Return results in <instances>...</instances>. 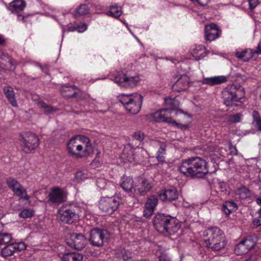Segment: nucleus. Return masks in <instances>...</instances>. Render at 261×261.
I'll use <instances>...</instances> for the list:
<instances>
[{"label": "nucleus", "mask_w": 261, "mask_h": 261, "mask_svg": "<svg viewBox=\"0 0 261 261\" xmlns=\"http://www.w3.org/2000/svg\"><path fill=\"white\" fill-rule=\"evenodd\" d=\"M83 259V255L77 252L67 253L62 257L63 261H82Z\"/></svg>", "instance_id": "nucleus-28"}, {"label": "nucleus", "mask_w": 261, "mask_h": 261, "mask_svg": "<svg viewBox=\"0 0 261 261\" xmlns=\"http://www.w3.org/2000/svg\"><path fill=\"white\" fill-rule=\"evenodd\" d=\"M39 107L44 110V113L46 114H50L55 111L56 109L53 108L51 106L48 105L43 101H40L38 103Z\"/></svg>", "instance_id": "nucleus-39"}, {"label": "nucleus", "mask_w": 261, "mask_h": 261, "mask_svg": "<svg viewBox=\"0 0 261 261\" xmlns=\"http://www.w3.org/2000/svg\"><path fill=\"white\" fill-rule=\"evenodd\" d=\"M209 0H197V2L200 5L205 6L207 4Z\"/></svg>", "instance_id": "nucleus-56"}, {"label": "nucleus", "mask_w": 261, "mask_h": 261, "mask_svg": "<svg viewBox=\"0 0 261 261\" xmlns=\"http://www.w3.org/2000/svg\"><path fill=\"white\" fill-rule=\"evenodd\" d=\"M159 196L160 199L163 201H172L177 198L178 194L175 188L171 187L168 189L162 190L160 192Z\"/></svg>", "instance_id": "nucleus-20"}, {"label": "nucleus", "mask_w": 261, "mask_h": 261, "mask_svg": "<svg viewBox=\"0 0 261 261\" xmlns=\"http://www.w3.org/2000/svg\"><path fill=\"white\" fill-rule=\"evenodd\" d=\"M154 211L155 210H153L152 208L151 209L150 207L145 205L143 212V216L146 218H149L153 215Z\"/></svg>", "instance_id": "nucleus-44"}, {"label": "nucleus", "mask_w": 261, "mask_h": 261, "mask_svg": "<svg viewBox=\"0 0 261 261\" xmlns=\"http://www.w3.org/2000/svg\"><path fill=\"white\" fill-rule=\"evenodd\" d=\"M120 186L126 192H134L135 180H123Z\"/></svg>", "instance_id": "nucleus-34"}, {"label": "nucleus", "mask_w": 261, "mask_h": 261, "mask_svg": "<svg viewBox=\"0 0 261 261\" xmlns=\"http://www.w3.org/2000/svg\"><path fill=\"white\" fill-rule=\"evenodd\" d=\"M130 95L122 94L119 97V101L122 103L125 108L127 105H128L133 100V98H130Z\"/></svg>", "instance_id": "nucleus-40"}, {"label": "nucleus", "mask_w": 261, "mask_h": 261, "mask_svg": "<svg viewBox=\"0 0 261 261\" xmlns=\"http://www.w3.org/2000/svg\"><path fill=\"white\" fill-rule=\"evenodd\" d=\"M222 97L224 99V103L227 107H231L234 102L240 101L241 99L245 96L244 88L240 85H228L222 92Z\"/></svg>", "instance_id": "nucleus-5"}, {"label": "nucleus", "mask_w": 261, "mask_h": 261, "mask_svg": "<svg viewBox=\"0 0 261 261\" xmlns=\"http://www.w3.org/2000/svg\"><path fill=\"white\" fill-rule=\"evenodd\" d=\"M107 180H96V186L100 190L104 189L106 186Z\"/></svg>", "instance_id": "nucleus-49"}, {"label": "nucleus", "mask_w": 261, "mask_h": 261, "mask_svg": "<svg viewBox=\"0 0 261 261\" xmlns=\"http://www.w3.org/2000/svg\"><path fill=\"white\" fill-rule=\"evenodd\" d=\"M66 196V192L63 189L54 187L48 195V199L52 203H61L64 201Z\"/></svg>", "instance_id": "nucleus-16"}, {"label": "nucleus", "mask_w": 261, "mask_h": 261, "mask_svg": "<svg viewBox=\"0 0 261 261\" xmlns=\"http://www.w3.org/2000/svg\"><path fill=\"white\" fill-rule=\"evenodd\" d=\"M66 242L71 248L82 250L85 247L87 240L83 234L72 233L66 239Z\"/></svg>", "instance_id": "nucleus-12"}, {"label": "nucleus", "mask_w": 261, "mask_h": 261, "mask_svg": "<svg viewBox=\"0 0 261 261\" xmlns=\"http://www.w3.org/2000/svg\"><path fill=\"white\" fill-rule=\"evenodd\" d=\"M189 79L186 75H181L172 86L173 91L181 92L186 90L189 87Z\"/></svg>", "instance_id": "nucleus-21"}, {"label": "nucleus", "mask_w": 261, "mask_h": 261, "mask_svg": "<svg viewBox=\"0 0 261 261\" xmlns=\"http://www.w3.org/2000/svg\"><path fill=\"white\" fill-rule=\"evenodd\" d=\"M256 202L258 205H261V197L256 198Z\"/></svg>", "instance_id": "nucleus-60"}, {"label": "nucleus", "mask_w": 261, "mask_h": 261, "mask_svg": "<svg viewBox=\"0 0 261 261\" xmlns=\"http://www.w3.org/2000/svg\"><path fill=\"white\" fill-rule=\"evenodd\" d=\"M26 248V245L24 242H15L9 244L4 247L1 251V254L4 257L10 256L15 252H19Z\"/></svg>", "instance_id": "nucleus-14"}, {"label": "nucleus", "mask_w": 261, "mask_h": 261, "mask_svg": "<svg viewBox=\"0 0 261 261\" xmlns=\"http://www.w3.org/2000/svg\"><path fill=\"white\" fill-rule=\"evenodd\" d=\"M153 224L158 231L166 232L169 235L176 233L180 227V222L178 219L165 214H156Z\"/></svg>", "instance_id": "nucleus-3"}, {"label": "nucleus", "mask_w": 261, "mask_h": 261, "mask_svg": "<svg viewBox=\"0 0 261 261\" xmlns=\"http://www.w3.org/2000/svg\"><path fill=\"white\" fill-rule=\"evenodd\" d=\"M133 151L130 147H125L121 154V158L124 162H131L133 159Z\"/></svg>", "instance_id": "nucleus-30"}, {"label": "nucleus", "mask_w": 261, "mask_h": 261, "mask_svg": "<svg viewBox=\"0 0 261 261\" xmlns=\"http://www.w3.org/2000/svg\"><path fill=\"white\" fill-rule=\"evenodd\" d=\"M219 188L221 192H226L228 189V185L226 181L222 180L219 182Z\"/></svg>", "instance_id": "nucleus-46"}, {"label": "nucleus", "mask_w": 261, "mask_h": 261, "mask_svg": "<svg viewBox=\"0 0 261 261\" xmlns=\"http://www.w3.org/2000/svg\"><path fill=\"white\" fill-rule=\"evenodd\" d=\"M67 148L69 154L77 159L88 156L93 151L90 139L84 135L72 137L67 144Z\"/></svg>", "instance_id": "nucleus-2"}, {"label": "nucleus", "mask_w": 261, "mask_h": 261, "mask_svg": "<svg viewBox=\"0 0 261 261\" xmlns=\"http://www.w3.org/2000/svg\"><path fill=\"white\" fill-rule=\"evenodd\" d=\"M58 217L62 222L71 224L79 219V208L72 204L62 205L58 211Z\"/></svg>", "instance_id": "nucleus-7"}, {"label": "nucleus", "mask_w": 261, "mask_h": 261, "mask_svg": "<svg viewBox=\"0 0 261 261\" xmlns=\"http://www.w3.org/2000/svg\"><path fill=\"white\" fill-rule=\"evenodd\" d=\"M253 123H255L258 130L261 132V118L259 113L257 111H253L252 113Z\"/></svg>", "instance_id": "nucleus-37"}, {"label": "nucleus", "mask_w": 261, "mask_h": 261, "mask_svg": "<svg viewBox=\"0 0 261 261\" xmlns=\"http://www.w3.org/2000/svg\"><path fill=\"white\" fill-rule=\"evenodd\" d=\"M76 179H85L87 178L86 174L82 171H78L75 174Z\"/></svg>", "instance_id": "nucleus-48"}, {"label": "nucleus", "mask_w": 261, "mask_h": 261, "mask_svg": "<svg viewBox=\"0 0 261 261\" xmlns=\"http://www.w3.org/2000/svg\"><path fill=\"white\" fill-rule=\"evenodd\" d=\"M238 194L242 199H245L250 196V191L245 187H241L238 190Z\"/></svg>", "instance_id": "nucleus-38"}, {"label": "nucleus", "mask_w": 261, "mask_h": 261, "mask_svg": "<svg viewBox=\"0 0 261 261\" xmlns=\"http://www.w3.org/2000/svg\"><path fill=\"white\" fill-rule=\"evenodd\" d=\"M204 242L205 246L213 251H219L226 245L224 233L217 227H212L206 231Z\"/></svg>", "instance_id": "nucleus-4"}, {"label": "nucleus", "mask_w": 261, "mask_h": 261, "mask_svg": "<svg viewBox=\"0 0 261 261\" xmlns=\"http://www.w3.org/2000/svg\"><path fill=\"white\" fill-rule=\"evenodd\" d=\"M143 98L141 95L136 94L133 97V100L126 105V110L132 114H137L141 110Z\"/></svg>", "instance_id": "nucleus-18"}, {"label": "nucleus", "mask_w": 261, "mask_h": 261, "mask_svg": "<svg viewBox=\"0 0 261 261\" xmlns=\"http://www.w3.org/2000/svg\"><path fill=\"white\" fill-rule=\"evenodd\" d=\"M4 93L9 102V103L14 107H17V102L16 100L15 93L12 87L6 86L4 87Z\"/></svg>", "instance_id": "nucleus-23"}, {"label": "nucleus", "mask_w": 261, "mask_h": 261, "mask_svg": "<svg viewBox=\"0 0 261 261\" xmlns=\"http://www.w3.org/2000/svg\"><path fill=\"white\" fill-rule=\"evenodd\" d=\"M167 145L164 142L160 143V148L157 152L159 154H165Z\"/></svg>", "instance_id": "nucleus-47"}, {"label": "nucleus", "mask_w": 261, "mask_h": 261, "mask_svg": "<svg viewBox=\"0 0 261 261\" xmlns=\"http://www.w3.org/2000/svg\"><path fill=\"white\" fill-rule=\"evenodd\" d=\"M234 54L236 57L244 61H248L254 55L253 50L251 49H245L241 51L237 50Z\"/></svg>", "instance_id": "nucleus-24"}, {"label": "nucleus", "mask_w": 261, "mask_h": 261, "mask_svg": "<svg viewBox=\"0 0 261 261\" xmlns=\"http://www.w3.org/2000/svg\"><path fill=\"white\" fill-rule=\"evenodd\" d=\"M109 13L111 14V16L115 18H118L122 14L121 8L116 5H112L110 7Z\"/></svg>", "instance_id": "nucleus-36"}, {"label": "nucleus", "mask_w": 261, "mask_h": 261, "mask_svg": "<svg viewBox=\"0 0 261 261\" xmlns=\"http://www.w3.org/2000/svg\"><path fill=\"white\" fill-rule=\"evenodd\" d=\"M152 187V184L149 180H135L134 193L144 195L149 192Z\"/></svg>", "instance_id": "nucleus-17"}, {"label": "nucleus", "mask_w": 261, "mask_h": 261, "mask_svg": "<svg viewBox=\"0 0 261 261\" xmlns=\"http://www.w3.org/2000/svg\"><path fill=\"white\" fill-rule=\"evenodd\" d=\"M75 86H64L61 88V92L62 95L68 98L75 97L77 96V92L75 91L76 89Z\"/></svg>", "instance_id": "nucleus-26"}, {"label": "nucleus", "mask_w": 261, "mask_h": 261, "mask_svg": "<svg viewBox=\"0 0 261 261\" xmlns=\"http://www.w3.org/2000/svg\"><path fill=\"white\" fill-rule=\"evenodd\" d=\"M238 206L232 201H225L222 205V210L226 215H229L232 212L237 210Z\"/></svg>", "instance_id": "nucleus-27"}, {"label": "nucleus", "mask_w": 261, "mask_h": 261, "mask_svg": "<svg viewBox=\"0 0 261 261\" xmlns=\"http://www.w3.org/2000/svg\"><path fill=\"white\" fill-rule=\"evenodd\" d=\"M192 54L196 60H199L206 55L205 48L201 45L196 46L193 50Z\"/></svg>", "instance_id": "nucleus-29"}, {"label": "nucleus", "mask_w": 261, "mask_h": 261, "mask_svg": "<svg viewBox=\"0 0 261 261\" xmlns=\"http://www.w3.org/2000/svg\"><path fill=\"white\" fill-rule=\"evenodd\" d=\"M109 238V233L107 230L94 228L90 230L89 241L93 246L100 247L107 242Z\"/></svg>", "instance_id": "nucleus-9"}, {"label": "nucleus", "mask_w": 261, "mask_h": 261, "mask_svg": "<svg viewBox=\"0 0 261 261\" xmlns=\"http://www.w3.org/2000/svg\"><path fill=\"white\" fill-rule=\"evenodd\" d=\"M158 202L159 196L152 195L148 198L145 205L150 207L151 209L152 208L155 210V207L158 204Z\"/></svg>", "instance_id": "nucleus-32"}, {"label": "nucleus", "mask_w": 261, "mask_h": 261, "mask_svg": "<svg viewBox=\"0 0 261 261\" xmlns=\"http://www.w3.org/2000/svg\"><path fill=\"white\" fill-rule=\"evenodd\" d=\"M76 13L79 14L80 15H84L89 13V9L87 5L83 4L81 5L77 9H76Z\"/></svg>", "instance_id": "nucleus-42"}, {"label": "nucleus", "mask_w": 261, "mask_h": 261, "mask_svg": "<svg viewBox=\"0 0 261 261\" xmlns=\"http://www.w3.org/2000/svg\"><path fill=\"white\" fill-rule=\"evenodd\" d=\"M248 1L250 8L253 9L257 5L258 0H248Z\"/></svg>", "instance_id": "nucleus-52"}, {"label": "nucleus", "mask_w": 261, "mask_h": 261, "mask_svg": "<svg viewBox=\"0 0 261 261\" xmlns=\"http://www.w3.org/2000/svg\"><path fill=\"white\" fill-rule=\"evenodd\" d=\"M164 101L166 105L170 107L168 109L172 110V112L179 106V102L175 98L167 97L164 98Z\"/></svg>", "instance_id": "nucleus-33"}, {"label": "nucleus", "mask_w": 261, "mask_h": 261, "mask_svg": "<svg viewBox=\"0 0 261 261\" xmlns=\"http://www.w3.org/2000/svg\"><path fill=\"white\" fill-rule=\"evenodd\" d=\"M172 110L171 109H163L148 115L147 117L150 120L156 122H167L172 124L178 128L181 129L188 128L187 125H182L173 120L170 116Z\"/></svg>", "instance_id": "nucleus-6"}, {"label": "nucleus", "mask_w": 261, "mask_h": 261, "mask_svg": "<svg viewBox=\"0 0 261 261\" xmlns=\"http://www.w3.org/2000/svg\"><path fill=\"white\" fill-rule=\"evenodd\" d=\"M227 77L224 75L215 76L211 77H205L201 81L202 84L207 85L210 86H213L217 85H220L226 82Z\"/></svg>", "instance_id": "nucleus-22"}, {"label": "nucleus", "mask_w": 261, "mask_h": 261, "mask_svg": "<svg viewBox=\"0 0 261 261\" xmlns=\"http://www.w3.org/2000/svg\"><path fill=\"white\" fill-rule=\"evenodd\" d=\"M132 252L125 248H120L115 251L116 258L122 259L124 261L128 260L132 258Z\"/></svg>", "instance_id": "nucleus-25"}, {"label": "nucleus", "mask_w": 261, "mask_h": 261, "mask_svg": "<svg viewBox=\"0 0 261 261\" xmlns=\"http://www.w3.org/2000/svg\"><path fill=\"white\" fill-rule=\"evenodd\" d=\"M14 61L11 59L7 54H3V57L0 58V64H4L5 68H8V65L13 66Z\"/></svg>", "instance_id": "nucleus-35"}, {"label": "nucleus", "mask_w": 261, "mask_h": 261, "mask_svg": "<svg viewBox=\"0 0 261 261\" xmlns=\"http://www.w3.org/2000/svg\"><path fill=\"white\" fill-rule=\"evenodd\" d=\"M7 183L16 195L26 200L30 198V197L27 195L25 189L18 182L17 180H7Z\"/></svg>", "instance_id": "nucleus-19"}, {"label": "nucleus", "mask_w": 261, "mask_h": 261, "mask_svg": "<svg viewBox=\"0 0 261 261\" xmlns=\"http://www.w3.org/2000/svg\"><path fill=\"white\" fill-rule=\"evenodd\" d=\"M242 115L237 113L229 117V121L232 123H237L241 121Z\"/></svg>", "instance_id": "nucleus-43"}, {"label": "nucleus", "mask_w": 261, "mask_h": 261, "mask_svg": "<svg viewBox=\"0 0 261 261\" xmlns=\"http://www.w3.org/2000/svg\"><path fill=\"white\" fill-rule=\"evenodd\" d=\"M136 261H149L148 259H138Z\"/></svg>", "instance_id": "nucleus-62"}, {"label": "nucleus", "mask_w": 261, "mask_h": 261, "mask_svg": "<svg viewBox=\"0 0 261 261\" xmlns=\"http://www.w3.org/2000/svg\"><path fill=\"white\" fill-rule=\"evenodd\" d=\"M231 150V153L232 154H233L234 152V149H230Z\"/></svg>", "instance_id": "nucleus-63"}, {"label": "nucleus", "mask_w": 261, "mask_h": 261, "mask_svg": "<svg viewBox=\"0 0 261 261\" xmlns=\"http://www.w3.org/2000/svg\"><path fill=\"white\" fill-rule=\"evenodd\" d=\"M25 7V2L22 0H15L10 4V7L12 11H21L24 9Z\"/></svg>", "instance_id": "nucleus-31"}, {"label": "nucleus", "mask_w": 261, "mask_h": 261, "mask_svg": "<svg viewBox=\"0 0 261 261\" xmlns=\"http://www.w3.org/2000/svg\"><path fill=\"white\" fill-rule=\"evenodd\" d=\"M257 238L253 236H249L237 244L234 248V253L237 255L247 253L256 246Z\"/></svg>", "instance_id": "nucleus-11"}, {"label": "nucleus", "mask_w": 261, "mask_h": 261, "mask_svg": "<svg viewBox=\"0 0 261 261\" xmlns=\"http://www.w3.org/2000/svg\"><path fill=\"white\" fill-rule=\"evenodd\" d=\"M254 54H261V41L259 42L257 49L253 51Z\"/></svg>", "instance_id": "nucleus-54"}, {"label": "nucleus", "mask_w": 261, "mask_h": 261, "mask_svg": "<svg viewBox=\"0 0 261 261\" xmlns=\"http://www.w3.org/2000/svg\"><path fill=\"white\" fill-rule=\"evenodd\" d=\"M229 149H234V152L233 153V155H237L238 154V151H237V149L236 148V147L233 146L231 142H230L229 144Z\"/></svg>", "instance_id": "nucleus-57"}, {"label": "nucleus", "mask_w": 261, "mask_h": 261, "mask_svg": "<svg viewBox=\"0 0 261 261\" xmlns=\"http://www.w3.org/2000/svg\"><path fill=\"white\" fill-rule=\"evenodd\" d=\"M208 167L207 163L201 158L191 157L182 161L179 171L187 178H203L212 173L208 171Z\"/></svg>", "instance_id": "nucleus-1"}, {"label": "nucleus", "mask_w": 261, "mask_h": 261, "mask_svg": "<svg viewBox=\"0 0 261 261\" xmlns=\"http://www.w3.org/2000/svg\"><path fill=\"white\" fill-rule=\"evenodd\" d=\"M258 213L259 215V217H261V207L258 210Z\"/></svg>", "instance_id": "nucleus-61"}, {"label": "nucleus", "mask_w": 261, "mask_h": 261, "mask_svg": "<svg viewBox=\"0 0 261 261\" xmlns=\"http://www.w3.org/2000/svg\"><path fill=\"white\" fill-rule=\"evenodd\" d=\"M159 261H171L170 258L166 253H162L159 257Z\"/></svg>", "instance_id": "nucleus-50"}, {"label": "nucleus", "mask_w": 261, "mask_h": 261, "mask_svg": "<svg viewBox=\"0 0 261 261\" xmlns=\"http://www.w3.org/2000/svg\"><path fill=\"white\" fill-rule=\"evenodd\" d=\"M140 81L138 76H129L125 74L120 73L115 77L114 81L121 86L133 87L137 85Z\"/></svg>", "instance_id": "nucleus-13"}, {"label": "nucleus", "mask_w": 261, "mask_h": 261, "mask_svg": "<svg viewBox=\"0 0 261 261\" xmlns=\"http://www.w3.org/2000/svg\"><path fill=\"white\" fill-rule=\"evenodd\" d=\"M5 42V39L0 34V45H3Z\"/></svg>", "instance_id": "nucleus-59"}, {"label": "nucleus", "mask_w": 261, "mask_h": 261, "mask_svg": "<svg viewBox=\"0 0 261 261\" xmlns=\"http://www.w3.org/2000/svg\"><path fill=\"white\" fill-rule=\"evenodd\" d=\"M163 154L157 153L156 158L159 162H164L165 161V157Z\"/></svg>", "instance_id": "nucleus-55"}, {"label": "nucleus", "mask_w": 261, "mask_h": 261, "mask_svg": "<svg viewBox=\"0 0 261 261\" xmlns=\"http://www.w3.org/2000/svg\"><path fill=\"white\" fill-rule=\"evenodd\" d=\"M77 31L79 32H84L87 28V25L85 23H82L81 25H78L76 26Z\"/></svg>", "instance_id": "nucleus-51"}, {"label": "nucleus", "mask_w": 261, "mask_h": 261, "mask_svg": "<svg viewBox=\"0 0 261 261\" xmlns=\"http://www.w3.org/2000/svg\"><path fill=\"white\" fill-rule=\"evenodd\" d=\"M133 137L135 139L141 142L144 139V134L141 131H137L134 133Z\"/></svg>", "instance_id": "nucleus-45"}, {"label": "nucleus", "mask_w": 261, "mask_h": 261, "mask_svg": "<svg viewBox=\"0 0 261 261\" xmlns=\"http://www.w3.org/2000/svg\"><path fill=\"white\" fill-rule=\"evenodd\" d=\"M122 200L118 196L105 197L100 199L99 208L103 212L111 215L119 207Z\"/></svg>", "instance_id": "nucleus-10"}, {"label": "nucleus", "mask_w": 261, "mask_h": 261, "mask_svg": "<svg viewBox=\"0 0 261 261\" xmlns=\"http://www.w3.org/2000/svg\"><path fill=\"white\" fill-rule=\"evenodd\" d=\"M34 211L30 209H24L19 214V217L22 218H30L33 216Z\"/></svg>", "instance_id": "nucleus-41"}, {"label": "nucleus", "mask_w": 261, "mask_h": 261, "mask_svg": "<svg viewBox=\"0 0 261 261\" xmlns=\"http://www.w3.org/2000/svg\"><path fill=\"white\" fill-rule=\"evenodd\" d=\"M68 31H74L77 30L76 26H69L67 28Z\"/></svg>", "instance_id": "nucleus-58"}, {"label": "nucleus", "mask_w": 261, "mask_h": 261, "mask_svg": "<svg viewBox=\"0 0 261 261\" xmlns=\"http://www.w3.org/2000/svg\"><path fill=\"white\" fill-rule=\"evenodd\" d=\"M177 112H180V113H184L183 111H182V110H177Z\"/></svg>", "instance_id": "nucleus-64"}, {"label": "nucleus", "mask_w": 261, "mask_h": 261, "mask_svg": "<svg viewBox=\"0 0 261 261\" xmlns=\"http://www.w3.org/2000/svg\"><path fill=\"white\" fill-rule=\"evenodd\" d=\"M20 145L22 150L26 153H30L39 145V138L35 134L27 132L20 136Z\"/></svg>", "instance_id": "nucleus-8"}, {"label": "nucleus", "mask_w": 261, "mask_h": 261, "mask_svg": "<svg viewBox=\"0 0 261 261\" xmlns=\"http://www.w3.org/2000/svg\"><path fill=\"white\" fill-rule=\"evenodd\" d=\"M254 226H258L261 225V217H259L258 219H255L253 221Z\"/></svg>", "instance_id": "nucleus-53"}, {"label": "nucleus", "mask_w": 261, "mask_h": 261, "mask_svg": "<svg viewBox=\"0 0 261 261\" xmlns=\"http://www.w3.org/2000/svg\"><path fill=\"white\" fill-rule=\"evenodd\" d=\"M221 30L215 23H211L205 26L204 37L207 41H212L219 38Z\"/></svg>", "instance_id": "nucleus-15"}]
</instances>
